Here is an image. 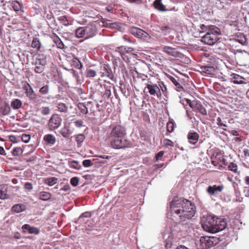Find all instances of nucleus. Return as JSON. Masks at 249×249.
I'll list each match as a JSON object with an SVG mask.
<instances>
[{
	"label": "nucleus",
	"instance_id": "40",
	"mask_svg": "<svg viewBox=\"0 0 249 249\" xmlns=\"http://www.w3.org/2000/svg\"><path fill=\"white\" fill-rule=\"evenodd\" d=\"M55 36L54 38V42L56 43L57 47L60 49H62L64 48V45L63 42L61 41L60 39L56 35H54Z\"/></svg>",
	"mask_w": 249,
	"mask_h": 249
},
{
	"label": "nucleus",
	"instance_id": "26",
	"mask_svg": "<svg viewBox=\"0 0 249 249\" xmlns=\"http://www.w3.org/2000/svg\"><path fill=\"white\" fill-rule=\"evenodd\" d=\"M236 40L243 45L247 44V39L245 36L241 33H238L236 35Z\"/></svg>",
	"mask_w": 249,
	"mask_h": 249
},
{
	"label": "nucleus",
	"instance_id": "2",
	"mask_svg": "<svg viewBox=\"0 0 249 249\" xmlns=\"http://www.w3.org/2000/svg\"><path fill=\"white\" fill-rule=\"evenodd\" d=\"M126 134V129L124 126L118 124L112 127L107 136L111 147L114 149H123L130 147V142L124 139Z\"/></svg>",
	"mask_w": 249,
	"mask_h": 249
},
{
	"label": "nucleus",
	"instance_id": "42",
	"mask_svg": "<svg viewBox=\"0 0 249 249\" xmlns=\"http://www.w3.org/2000/svg\"><path fill=\"white\" fill-rule=\"evenodd\" d=\"M176 126V124L173 123V121H170L167 123V130L169 132H172L174 128Z\"/></svg>",
	"mask_w": 249,
	"mask_h": 249
},
{
	"label": "nucleus",
	"instance_id": "62",
	"mask_svg": "<svg viewBox=\"0 0 249 249\" xmlns=\"http://www.w3.org/2000/svg\"><path fill=\"white\" fill-rule=\"evenodd\" d=\"M83 122L81 120H77L74 122L75 125L77 127H81L83 126Z\"/></svg>",
	"mask_w": 249,
	"mask_h": 249
},
{
	"label": "nucleus",
	"instance_id": "18",
	"mask_svg": "<svg viewBox=\"0 0 249 249\" xmlns=\"http://www.w3.org/2000/svg\"><path fill=\"white\" fill-rule=\"evenodd\" d=\"M23 230L28 231V232L30 234H35L37 235L40 232V230L38 228L34 227H31L29 224H24L22 226Z\"/></svg>",
	"mask_w": 249,
	"mask_h": 249
},
{
	"label": "nucleus",
	"instance_id": "51",
	"mask_svg": "<svg viewBox=\"0 0 249 249\" xmlns=\"http://www.w3.org/2000/svg\"><path fill=\"white\" fill-rule=\"evenodd\" d=\"M2 188H0V199H5L9 198V196L8 194L5 193L4 191H2Z\"/></svg>",
	"mask_w": 249,
	"mask_h": 249
},
{
	"label": "nucleus",
	"instance_id": "36",
	"mask_svg": "<svg viewBox=\"0 0 249 249\" xmlns=\"http://www.w3.org/2000/svg\"><path fill=\"white\" fill-rule=\"evenodd\" d=\"M169 79L175 85L176 87V89L178 91L180 92L183 90V87L180 84V83L178 82L176 78L172 76H170L169 77Z\"/></svg>",
	"mask_w": 249,
	"mask_h": 249
},
{
	"label": "nucleus",
	"instance_id": "23",
	"mask_svg": "<svg viewBox=\"0 0 249 249\" xmlns=\"http://www.w3.org/2000/svg\"><path fill=\"white\" fill-rule=\"evenodd\" d=\"M86 76L89 78H93L97 75V71L90 67L87 69L85 72Z\"/></svg>",
	"mask_w": 249,
	"mask_h": 249
},
{
	"label": "nucleus",
	"instance_id": "11",
	"mask_svg": "<svg viewBox=\"0 0 249 249\" xmlns=\"http://www.w3.org/2000/svg\"><path fill=\"white\" fill-rule=\"evenodd\" d=\"M163 52L169 55L174 57L181 58L183 57V54L180 52L178 51L177 48L170 46H164L163 48Z\"/></svg>",
	"mask_w": 249,
	"mask_h": 249
},
{
	"label": "nucleus",
	"instance_id": "48",
	"mask_svg": "<svg viewBox=\"0 0 249 249\" xmlns=\"http://www.w3.org/2000/svg\"><path fill=\"white\" fill-rule=\"evenodd\" d=\"M229 168L230 170L233 172L235 173H238L237 171V165L236 164L233 162H231L229 165Z\"/></svg>",
	"mask_w": 249,
	"mask_h": 249
},
{
	"label": "nucleus",
	"instance_id": "46",
	"mask_svg": "<svg viewBox=\"0 0 249 249\" xmlns=\"http://www.w3.org/2000/svg\"><path fill=\"white\" fill-rule=\"evenodd\" d=\"M70 166L71 167L77 170H79L81 167V166L79 164V162L76 160H73L71 161L70 163Z\"/></svg>",
	"mask_w": 249,
	"mask_h": 249
},
{
	"label": "nucleus",
	"instance_id": "37",
	"mask_svg": "<svg viewBox=\"0 0 249 249\" xmlns=\"http://www.w3.org/2000/svg\"><path fill=\"white\" fill-rule=\"evenodd\" d=\"M1 112L3 115H8L11 112V107L8 104H5L4 106L1 107Z\"/></svg>",
	"mask_w": 249,
	"mask_h": 249
},
{
	"label": "nucleus",
	"instance_id": "41",
	"mask_svg": "<svg viewBox=\"0 0 249 249\" xmlns=\"http://www.w3.org/2000/svg\"><path fill=\"white\" fill-rule=\"evenodd\" d=\"M78 107L83 114H87L88 112L87 107L83 103H79Z\"/></svg>",
	"mask_w": 249,
	"mask_h": 249
},
{
	"label": "nucleus",
	"instance_id": "22",
	"mask_svg": "<svg viewBox=\"0 0 249 249\" xmlns=\"http://www.w3.org/2000/svg\"><path fill=\"white\" fill-rule=\"evenodd\" d=\"M44 141L46 143L50 145H53L56 141L55 137L52 134H46L44 136Z\"/></svg>",
	"mask_w": 249,
	"mask_h": 249
},
{
	"label": "nucleus",
	"instance_id": "38",
	"mask_svg": "<svg viewBox=\"0 0 249 249\" xmlns=\"http://www.w3.org/2000/svg\"><path fill=\"white\" fill-rule=\"evenodd\" d=\"M104 70L106 72V75L110 79H112L113 77V74H112L111 69L107 65L104 66Z\"/></svg>",
	"mask_w": 249,
	"mask_h": 249
},
{
	"label": "nucleus",
	"instance_id": "31",
	"mask_svg": "<svg viewBox=\"0 0 249 249\" xmlns=\"http://www.w3.org/2000/svg\"><path fill=\"white\" fill-rule=\"evenodd\" d=\"M56 107H57L58 111L61 112L67 113L68 111V107L64 103H58L57 104Z\"/></svg>",
	"mask_w": 249,
	"mask_h": 249
},
{
	"label": "nucleus",
	"instance_id": "1",
	"mask_svg": "<svg viewBox=\"0 0 249 249\" xmlns=\"http://www.w3.org/2000/svg\"><path fill=\"white\" fill-rule=\"evenodd\" d=\"M170 211L172 214L178 216L180 221H185L194 217L196 208L194 204L187 199L174 198L170 203Z\"/></svg>",
	"mask_w": 249,
	"mask_h": 249
},
{
	"label": "nucleus",
	"instance_id": "28",
	"mask_svg": "<svg viewBox=\"0 0 249 249\" xmlns=\"http://www.w3.org/2000/svg\"><path fill=\"white\" fill-rule=\"evenodd\" d=\"M60 133L65 138H69L71 134V132L67 126H64L59 131Z\"/></svg>",
	"mask_w": 249,
	"mask_h": 249
},
{
	"label": "nucleus",
	"instance_id": "60",
	"mask_svg": "<svg viewBox=\"0 0 249 249\" xmlns=\"http://www.w3.org/2000/svg\"><path fill=\"white\" fill-rule=\"evenodd\" d=\"M216 121H217V124L218 126H224V127L227 126V125L225 124H224L222 123V122L221 121V119L220 117H218L217 118Z\"/></svg>",
	"mask_w": 249,
	"mask_h": 249
},
{
	"label": "nucleus",
	"instance_id": "12",
	"mask_svg": "<svg viewBox=\"0 0 249 249\" xmlns=\"http://www.w3.org/2000/svg\"><path fill=\"white\" fill-rule=\"evenodd\" d=\"M162 237L166 249H171L173 242V237L172 232L168 230L165 231L163 232Z\"/></svg>",
	"mask_w": 249,
	"mask_h": 249
},
{
	"label": "nucleus",
	"instance_id": "44",
	"mask_svg": "<svg viewBox=\"0 0 249 249\" xmlns=\"http://www.w3.org/2000/svg\"><path fill=\"white\" fill-rule=\"evenodd\" d=\"M111 86H105V91L104 93V97H106V98H109L111 95Z\"/></svg>",
	"mask_w": 249,
	"mask_h": 249
},
{
	"label": "nucleus",
	"instance_id": "20",
	"mask_svg": "<svg viewBox=\"0 0 249 249\" xmlns=\"http://www.w3.org/2000/svg\"><path fill=\"white\" fill-rule=\"evenodd\" d=\"M153 6L155 9L160 11L164 12L169 10L162 4L161 0H155L153 2Z\"/></svg>",
	"mask_w": 249,
	"mask_h": 249
},
{
	"label": "nucleus",
	"instance_id": "27",
	"mask_svg": "<svg viewBox=\"0 0 249 249\" xmlns=\"http://www.w3.org/2000/svg\"><path fill=\"white\" fill-rule=\"evenodd\" d=\"M29 89L26 87L25 93L27 96L31 100H34L36 98V94L31 86L28 84Z\"/></svg>",
	"mask_w": 249,
	"mask_h": 249
},
{
	"label": "nucleus",
	"instance_id": "32",
	"mask_svg": "<svg viewBox=\"0 0 249 249\" xmlns=\"http://www.w3.org/2000/svg\"><path fill=\"white\" fill-rule=\"evenodd\" d=\"M11 5L13 9L16 12L21 11V9L23 8L22 4L17 0L13 1L12 2Z\"/></svg>",
	"mask_w": 249,
	"mask_h": 249
},
{
	"label": "nucleus",
	"instance_id": "13",
	"mask_svg": "<svg viewBox=\"0 0 249 249\" xmlns=\"http://www.w3.org/2000/svg\"><path fill=\"white\" fill-rule=\"evenodd\" d=\"M227 221L225 219L216 218L213 232L222 231L227 227Z\"/></svg>",
	"mask_w": 249,
	"mask_h": 249
},
{
	"label": "nucleus",
	"instance_id": "47",
	"mask_svg": "<svg viewBox=\"0 0 249 249\" xmlns=\"http://www.w3.org/2000/svg\"><path fill=\"white\" fill-rule=\"evenodd\" d=\"M106 26L111 29H117L120 27L119 24L117 22L107 23Z\"/></svg>",
	"mask_w": 249,
	"mask_h": 249
},
{
	"label": "nucleus",
	"instance_id": "58",
	"mask_svg": "<svg viewBox=\"0 0 249 249\" xmlns=\"http://www.w3.org/2000/svg\"><path fill=\"white\" fill-rule=\"evenodd\" d=\"M41 113L44 115H47L50 112V109L49 107H44L41 111Z\"/></svg>",
	"mask_w": 249,
	"mask_h": 249
},
{
	"label": "nucleus",
	"instance_id": "7",
	"mask_svg": "<svg viewBox=\"0 0 249 249\" xmlns=\"http://www.w3.org/2000/svg\"><path fill=\"white\" fill-rule=\"evenodd\" d=\"M129 33L134 36L145 40L149 39L150 35L143 30L135 27H131L129 29Z\"/></svg>",
	"mask_w": 249,
	"mask_h": 249
},
{
	"label": "nucleus",
	"instance_id": "52",
	"mask_svg": "<svg viewBox=\"0 0 249 249\" xmlns=\"http://www.w3.org/2000/svg\"><path fill=\"white\" fill-rule=\"evenodd\" d=\"M39 92L42 94H47L49 92V87L48 85L44 86L41 88Z\"/></svg>",
	"mask_w": 249,
	"mask_h": 249
},
{
	"label": "nucleus",
	"instance_id": "16",
	"mask_svg": "<svg viewBox=\"0 0 249 249\" xmlns=\"http://www.w3.org/2000/svg\"><path fill=\"white\" fill-rule=\"evenodd\" d=\"M187 138L189 142L195 145L198 142L199 135L196 132H189L188 134Z\"/></svg>",
	"mask_w": 249,
	"mask_h": 249
},
{
	"label": "nucleus",
	"instance_id": "6",
	"mask_svg": "<svg viewBox=\"0 0 249 249\" xmlns=\"http://www.w3.org/2000/svg\"><path fill=\"white\" fill-rule=\"evenodd\" d=\"M62 121V119L59 114H53L48 123L49 129L51 131L56 129L61 125Z\"/></svg>",
	"mask_w": 249,
	"mask_h": 249
},
{
	"label": "nucleus",
	"instance_id": "19",
	"mask_svg": "<svg viewBox=\"0 0 249 249\" xmlns=\"http://www.w3.org/2000/svg\"><path fill=\"white\" fill-rule=\"evenodd\" d=\"M26 209V206L23 203H18L14 205L11 210L16 213H20L25 211Z\"/></svg>",
	"mask_w": 249,
	"mask_h": 249
},
{
	"label": "nucleus",
	"instance_id": "53",
	"mask_svg": "<svg viewBox=\"0 0 249 249\" xmlns=\"http://www.w3.org/2000/svg\"><path fill=\"white\" fill-rule=\"evenodd\" d=\"M159 86H160V90H161L162 92L164 93V96H166L167 95H166V90H167V88H166V86L163 84V82H161L160 84H159Z\"/></svg>",
	"mask_w": 249,
	"mask_h": 249
},
{
	"label": "nucleus",
	"instance_id": "14",
	"mask_svg": "<svg viewBox=\"0 0 249 249\" xmlns=\"http://www.w3.org/2000/svg\"><path fill=\"white\" fill-rule=\"evenodd\" d=\"M86 39L95 36L97 33V28L93 24H89L84 26Z\"/></svg>",
	"mask_w": 249,
	"mask_h": 249
},
{
	"label": "nucleus",
	"instance_id": "56",
	"mask_svg": "<svg viewBox=\"0 0 249 249\" xmlns=\"http://www.w3.org/2000/svg\"><path fill=\"white\" fill-rule=\"evenodd\" d=\"M197 109L199 111V112L203 115H207V111L206 109L201 105H199L197 107Z\"/></svg>",
	"mask_w": 249,
	"mask_h": 249
},
{
	"label": "nucleus",
	"instance_id": "55",
	"mask_svg": "<svg viewBox=\"0 0 249 249\" xmlns=\"http://www.w3.org/2000/svg\"><path fill=\"white\" fill-rule=\"evenodd\" d=\"M163 143L165 145L170 146L172 147L174 146V142L170 140L167 139H165L163 140Z\"/></svg>",
	"mask_w": 249,
	"mask_h": 249
},
{
	"label": "nucleus",
	"instance_id": "24",
	"mask_svg": "<svg viewBox=\"0 0 249 249\" xmlns=\"http://www.w3.org/2000/svg\"><path fill=\"white\" fill-rule=\"evenodd\" d=\"M38 197L43 201H48L51 198L52 195L50 193L42 191L38 194Z\"/></svg>",
	"mask_w": 249,
	"mask_h": 249
},
{
	"label": "nucleus",
	"instance_id": "59",
	"mask_svg": "<svg viewBox=\"0 0 249 249\" xmlns=\"http://www.w3.org/2000/svg\"><path fill=\"white\" fill-rule=\"evenodd\" d=\"M83 165L85 167H88L92 165L91 161L90 160H85L83 161Z\"/></svg>",
	"mask_w": 249,
	"mask_h": 249
},
{
	"label": "nucleus",
	"instance_id": "50",
	"mask_svg": "<svg viewBox=\"0 0 249 249\" xmlns=\"http://www.w3.org/2000/svg\"><path fill=\"white\" fill-rule=\"evenodd\" d=\"M79 182V178L77 177H73L70 180L71 185L73 187L77 186Z\"/></svg>",
	"mask_w": 249,
	"mask_h": 249
},
{
	"label": "nucleus",
	"instance_id": "33",
	"mask_svg": "<svg viewBox=\"0 0 249 249\" xmlns=\"http://www.w3.org/2000/svg\"><path fill=\"white\" fill-rule=\"evenodd\" d=\"M41 43L39 38L37 37H34L32 40L31 46L32 48L36 49V50H39L41 47Z\"/></svg>",
	"mask_w": 249,
	"mask_h": 249
},
{
	"label": "nucleus",
	"instance_id": "29",
	"mask_svg": "<svg viewBox=\"0 0 249 249\" xmlns=\"http://www.w3.org/2000/svg\"><path fill=\"white\" fill-rule=\"evenodd\" d=\"M201 70L202 72L208 74H213L215 72V69L213 67L204 66L201 67Z\"/></svg>",
	"mask_w": 249,
	"mask_h": 249
},
{
	"label": "nucleus",
	"instance_id": "25",
	"mask_svg": "<svg viewBox=\"0 0 249 249\" xmlns=\"http://www.w3.org/2000/svg\"><path fill=\"white\" fill-rule=\"evenodd\" d=\"M243 78L236 74H233L231 75V82L235 84H245V82H244L242 79Z\"/></svg>",
	"mask_w": 249,
	"mask_h": 249
},
{
	"label": "nucleus",
	"instance_id": "15",
	"mask_svg": "<svg viewBox=\"0 0 249 249\" xmlns=\"http://www.w3.org/2000/svg\"><path fill=\"white\" fill-rule=\"evenodd\" d=\"M224 187L222 185L209 186L206 190L207 192L210 196H216L223 189Z\"/></svg>",
	"mask_w": 249,
	"mask_h": 249
},
{
	"label": "nucleus",
	"instance_id": "39",
	"mask_svg": "<svg viewBox=\"0 0 249 249\" xmlns=\"http://www.w3.org/2000/svg\"><path fill=\"white\" fill-rule=\"evenodd\" d=\"M85 139V137L83 134H79L76 137V141L77 143L78 147H80L82 145V143Z\"/></svg>",
	"mask_w": 249,
	"mask_h": 249
},
{
	"label": "nucleus",
	"instance_id": "9",
	"mask_svg": "<svg viewBox=\"0 0 249 249\" xmlns=\"http://www.w3.org/2000/svg\"><path fill=\"white\" fill-rule=\"evenodd\" d=\"M201 31L200 33H206V34H214L215 35H219L220 34V30L215 25H206L201 24L200 25Z\"/></svg>",
	"mask_w": 249,
	"mask_h": 249
},
{
	"label": "nucleus",
	"instance_id": "30",
	"mask_svg": "<svg viewBox=\"0 0 249 249\" xmlns=\"http://www.w3.org/2000/svg\"><path fill=\"white\" fill-rule=\"evenodd\" d=\"M22 103L20 100L15 99L11 103V106L14 109H18L21 107Z\"/></svg>",
	"mask_w": 249,
	"mask_h": 249
},
{
	"label": "nucleus",
	"instance_id": "49",
	"mask_svg": "<svg viewBox=\"0 0 249 249\" xmlns=\"http://www.w3.org/2000/svg\"><path fill=\"white\" fill-rule=\"evenodd\" d=\"M58 20L65 26H68L69 24V21L65 16H61L58 18Z\"/></svg>",
	"mask_w": 249,
	"mask_h": 249
},
{
	"label": "nucleus",
	"instance_id": "64",
	"mask_svg": "<svg viewBox=\"0 0 249 249\" xmlns=\"http://www.w3.org/2000/svg\"><path fill=\"white\" fill-rule=\"evenodd\" d=\"M244 193L246 196H249V187H245L244 188Z\"/></svg>",
	"mask_w": 249,
	"mask_h": 249
},
{
	"label": "nucleus",
	"instance_id": "4",
	"mask_svg": "<svg viewBox=\"0 0 249 249\" xmlns=\"http://www.w3.org/2000/svg\"><path fill=\"white\" fill-rule=\"evenodd\" d=\"M32 64L35 66L34 68L35 72L40 73L43 71L45 65L46 64V58L43 55H39L33 58Z\"/></svg>",
	"mask_w": 249,
	"mask_h": 249
},
{
	"label": "nucleus",
	"instance_id": "8",
	"mask_svg": "<svg viewBox=\"0 0 249 249\" xmlns=\"http://www.w3.org/2000/svg\"><path fill=\"white\" fill-rule=\"evenodd\" d=\"M144 91L149 93L152 96H156L158 98L160 97L161 95L160 89L156 84H147Z\"/></svg>",
	"mask_w": 249,
	"mask_h": 249
},
{
	"label": "nucleus",
	"instance_id": "54",
	"mask_svg": "<svg viewBox=\"0 0 249 249\" xmlns=\"http://www.w3.org/2000/svg\"><path fill=\"white\" fill-rule=\"evenodd\" d=\"M31 137L30 135H27L25 134H22L21 136V139L23 142H24L25 143H28L30 140Z\"/></svg>",
	"mask_w": 249,
	"mask_h": 249
},
{
	"label": "nucleus",
	"instance_id": "45",
	"mask_svg": "<svg viewBox=\"0 0 249 249\" xmlns=\"http://www.w3.org/2000/svg\"><path fill=\"white\" fill-rule=\"evenodd\" d=\"M160 30L161 32L164 35L166 36L170 34L171 29L167 26H162L160 28Z\"/></svg>",
	"mask_w": 249,
	"mask_h": 249
},
{
	"label": "nucleus",
	"instance_id": "35",
	"mask_svg": "<svg viewBox=\"0 0 249 249\" xmlns=\"http://www.w3.org/2000/svg\"><path fill=\"white\" fill-rule=\"evenodd\" d=\"M57 180L58 179L55 177H50L46 178L45 179L44 183L49 186H52L56 184Z\"/></svg>",
	"mask_w": 249,
	"mask_h": 249
},
{
	"label": "nucleus",
	"instance_id": "3",
	"mask_svg": "<svg viewBox=\"0 0 249 249\" xmlns=\"http://www.w3.org/2000/svg\"><path fill=\"white\" fill-rule=\"evenodd\" d=\"M215 219L211 215L203 216L201 219L202 227L206 231L213 232Z\"/></svg>",
	"mask_w": 249,
	"mask_h": 249
},
{
	"label": "nucleus",
	"instance_id": "17",
	"mask_svg": "<svg viewBox=\"0 0 249 249\" xmlns=\"http://www.w3.org/2000/svg\"><path fill=\"white\" fill-rule=\"evenodd\" d=\"M211 159L213 164L216 166L221 163L223 160V156L220 152H216L213 155Z\"/></svg>",
	"mask_w": 249,
	"mask_h": 249
},
{
	"label": "nucleus",
	"instance_id": "57",
	"mask_svg": "<svg viewBox=\"0 0 249 249\" xmlns=\"http://www.w3.org/2000/svg\"><path fill=\"white\" fill-rule=\"evenodd\" d=\"M91 214L90 213L87 212L82 213L79 217V220L81 221L83 217H90Z\"/></svg>",
	"mask_w": 249,
	"mask_h": 249
},
{
	"label": "nucleus",
	"instance_id": "10",
	"mask_svg": "<svg viewBox=\"0 0 249 249\" xmlns=\"http://www.w3.org/2000/svg\"><path fill=\"white\" fill-rule=\"evenodd\" d=\"M214 34L211 35L210 34H205L202 36L201 41L205 44L212 45L215 44L219 39L218 36Z\"/></svg>",
	"mask_w": 249,
	"mask_h": 249
},
{
	"label": "nucleus",
	"instance_id": "63",
	"mask_svg": "<svg viewBox=\"0 0 249 249\" xmlns=\"http://www.w3.org/2000/svg\"><path fill=\"white\" fill-rule=\"evenodd\" d=\"M25 188L28 190H31L33 189V185L31 183L26 182L25 184Z\"/></svg>",
	"mask_w": 249,
	"mask_h": 249
},
{
	"label": "nucleus",
	"instance_id": "34",
	"mask_svg": "<svg viewBox=\"0 0 249 249\" xmlns=\"http://www.w3.org/2000/svg\"><path fill=\"white\" fill-rule=\"evenodd\" d=\"M71 65L77 69H81L83 67V65L81 61L77 58H73L71 60Z\"/></svg>",
	"mask_w": 249,
	"mask_h": 249
},
{
	"label": "nucleus",
	"instance_id": "5",
	"mask_svg": "<svg viewBox=\"0 0 249 249\" xmlns=\"http://www.w3.org/2000/svg\"><path fill=\"white\" fill-rule=\"evenodd\" d=\"M214 238L208 236H201L199 241L196 243L197 249H206L210 248L214 245Z\"/></svg>",
	"mask_w": 249,
	"mask_h": 249
},
{
	"label": "nucleus",
	"instance_id": "21",
	"mask_svg": "<svg viewBox=\"0 0 249 249\" xmlns=\"http://www.w3.org/2000/svg\"><path fill=\"white\" fill-rule=\"evenodd\" d=\"M75 36L77 38H86V35L84 26L80 27L77 28L75 31Z\"/></svg>",
	"mask_w": 249,
	"mask_h": 249
},
{
	"label": "nucleus",
	"instance_id": "43",
	"mask_svg": "<svg viewBox=\"0 0 249 249\" xmlns=\"http://www.w3.org/2000/svg\"><path fill=\"white\" fill-rule=\"evenodd\" d=\"M22 153L23 150L20 147H15L12 150V154L14 156H19L22 155Z\"/></svg>",
	"mask_w": 249,
	"mask_h": 249
},
{
	"label": "nucleus",
	"instance_id": "61",
	"mask_svg": "<svg viewBox=\"0 0 249 249\" xmlns=\"http://www.w3.org/2000/svg\"><path fill=\"white\" fill-rule=\"evenodd\" d=\"M164 152L162 151H160L157 153L156 155V160H160L163 156Z\"/></svg>",
	"mask_w": 249,
	"mask_h": 249
}]
</instances>
